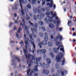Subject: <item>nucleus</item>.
<instances>
[{
  "label": "nucleus",
  "instance_id": "b1692460",
  "mask_svg": "<svg viewBox=\"0 0 76 76\" xmlns=\"http://www.w3.org/2000/svg\"><path fill=\"white\" fill-rule=\"evenodd\" d=\"M13 57H14V58H15V59L18 61V62H20V59H19V58H18V57L17 56H13Z\"/></svg>",
  "mask_w": 76,
  "mask_h": 76
},
{
  "label": "nucleus",
  "instance_id": "79ce46f5",
  "mask_svg": "<svg viewBox=\"0 0 76 76\" xmlns=\"http://www.w3.org/2000/svg\"><path fill=\"white\" fill-rule=\"evenodd\" d=\"M41 28L42 30H43L44 31H45L46 30L45 29V28L44 27H42Z\"/></svg>",
  "mask_w": 76,
  "mask_h": 76
},
{
  "label": "nucleus",
  "instance_id": "393cba45",
  "mask_svg": "<svg viewBox=\"0 0 76 76\" xmlns=\"http://www.w3.org/2000/svg\"><path fill=\"white\" fill-rule=\"evenodd\" d=\"M29 61L28 60V59H27V64H29V63H30L29 64H28V67H31V63H29Z\"/></svg>",
  "mask_w": 76,
  "mask_h": 76
},
{
  "label": "nucleus",
  "instance_id": "39448f33",
  "mask_svg": "<svg viewBox=\"0 0 76 76\" xmlns=\"http://www.w3.org/2000/svg\"><path fill=\"white\" fill-rule=\"evenodd\" d=\"M37 69H38V66H35L34 67V69H32L31 71V72L30 73V76H31L32 75V73H35V72H36V71L37 72H38V70Z\"/></svg>",
  "mask_w": 76,
  "mask_h": 76
},
{
  "label": "nucleus",
  "instance_id": "412c9836",
  "mask_svg": "<svg viewBox=\"0 0 76 76\" xmlns=\"http://www.w3.org/2000/svg\"><path fill=\"white\" fill-rule=\"evenodd\" d=\"M48 45L49 47H52L53 45V43L51 42H49L48 43Z\"/></svg>",
  "mask_w": 76,
  "mask_h": 76
},
{
  "label": "nucleus",
  "instance_id": "f257e3e1",
  "mask_svg": "<svg viewBox=\"0 0 76 76\" xmlns=\"http://www.w3.org/2000/svg\"><path fill=\"white\" fill-rule=\"evenodd\" d=\"M23 51L24 53V55L26 56V57L27 59H28L29 60V63H33V60H35V56L29 54H28V55L26 54V50L24 49Z\"/></svg>",
  "mask_w": 76,
  "mask_h": 76
},
{
  "label": "nucleus",
  "instance_id": "6e6552de",
  "mask_svg": "<svg viewBox=\"0 0 76 76\" xmlns=\"http://www.w3.org/2000/svg\"><path fill=\"white\" fill-rule=\"evenodd\" d=\"M42 73L45 74L46 75H48L50 73V71L48 70H47L45 69H44L43 70Z\"/></svg>",
  "mask_w": 76,
  "mask_h": 76
},
{
  "label": "nucleus",
  "instance_id": "9d476101",
  "mask_svg": "<svg viewBox=\"0 0 76 76\" xmlns=\"http://www.w3.org/2000/svg\"><path fill=\"white\" fill-rule=\"evenodd\" d=\"M45 37H44V40L45 41H47L48 40V34L47 33H45Z\"/></svg>",
  "mask_w": 76,
  "mask_h": 76
},
{
  "label": "nucleus",
  "instance_id": "8fccbe9b",
  "mask_svg": "<svg viewBox=\"0 0 76 76\" xmlns=\"http://www.w3.org/2000/svg\"><path fill=\"white\" fill-rule=\"evenodd\" d=\"M60 23V22L59 21V20L57 21V25L58 26L59 25V23Z\"/></svg>",
  "mask_w": 76,
  "mask_h": 76
},
{
  "label": "nucleus",
  "instance_id": "774afa93",
  "mask_svg": "<svg viewBox=\"0 0 76 76\" xmlns=\"http://www.w3.org/2000/svg\"><path fill=\"white\" fill-rule=\"evenodd\" d=\"M34 76H38V73H35L34 74Z\"/></svg>",
  "mask_w": 76,
  "mask_h": 76
},
{
  "label": "nucleus",
  "instance_id": "4c0bfd02",
  "mask_svg": "<svg viewBox=\"0 0 76 76\" xmlns=\"http://www.w3.org/2000/svg\"><path fill=\"white\" fill-rule=\"evenodd\" d=\"M33 18L34 20H37V16H36V15H34L33 16Z\"/></svg>",
  "mask_w": 76,
  "mask_h": 76
},
{
  "label": "nucleus",
  "instance_id": "dca6fc26",
  "mask_svg": "<svg viewBox=\"0 0 76 76\" xmlns=\"http://www.w3.org/2000/svg\"><path fill=\"white\" fill-rule=\"evenodd\" d=\"M21 13L22 15H25V13H24V11L23 10V8H22V6H21Z\"/></svg>",
  "mask_w": 76,
  "mask_h": 76
},
{
  "label": "nucleus",
  "instance_id": "a878e982",
  "mask_svg": "<svg viewBox=\"0 0 76 76\" xmlns=\"http://www.w3.org/2000/svg\"><path fill=\"white\" fill-rule=\"evenodd\" d=\"M51 14L52 16L53 17H56V14L55 13L54 14H53V12L51 11Z\"/></svg>",
  "mask_w": 76,
  "mask_h": 76
},
{
  "label": "nucleus",
  "instance_id": "ddd939ff",
  "mask_svg": "<svg viewBox=\"0 0 76 76\" xmlns=\"http://www.w3.org/2000/svg\"><path fill=\"white\" fill-rule=\"evenodd\" d=\"M20 3V7L22 6V3H26L27 1L26 0H19Z\"/></svg>",
  "mask_w": 76,
  "mask_h": 76
},
{
  "label": "nucleus",
  "instance_id": "ea45409f",
  "mask_svg": "<svg viewBox=\"0 0 76 76\" xmlns=\"http://www.w3.org/2000/svg\"><path fill=\"white\" fill-rule=\"evenodd\" d=\"M59 67V64H56V69H58V67Z\"/></svg>",
  "mask_w": 76,
  "mask_h": 76
},
{
  "label": "nucleus",
  "instance_id": "9b49d317",
  "mask_svg": "<svg viewBox=\"0 0 76 76\" xmlns=\"http://www.w3.org/2000/svg\"><path fill=\"white\" fill-rule=\"evenodd\" d=\"M60 47H62V46L61 45L59 46L57 48V49H56V48H53V52H54L55 53H57V52H58V50H59V48H60Z\"/></svg>",
  "mask_w": 76,
  "mask_h": 76
},
{
  "label": "nucleus",
  "instance_id": "20e7f679",
  "mask_svg": "<svg viewBox=\"0 0 76 76\" xmlns=\"http://www.w3.org/2000/svg\"><path fill=\"white\" fill-rule=\"evenodd\" d=\"M47 42L46 41H43L41 42H40L39 44L38 45L40 48H42V44L43 45H47Z\"/></svg>",
  "mask_w": 76,
  "mask_h": 76
},
{
  "label": "nucleus",
  "instance_id": "0e129e2a",
  "mask_svg": "<svg viewBox=\"0 0 76 76\" xmlns=\"http://www.w3.org/2000/svg\"><path fill=\"white\" fill-rule=\"evenodd\" d=\"M16 36H17V38H19V35L18 34V33H16Z\"/></svg>",
  "mask_w": 76,
  "mask_h": 76
},
{
  "label": "nucleus",
  "instance_id": "de8ad7c7",
  "mask_svg": "<svg viewBox=\"0 0 76 76\" xmlns=\"http://www.w3.org/2000/svg\"><path fill=\"white\" fill-rule=\"evenodd\" d=\"M41 10H42V12H45V9L44 8H43L41 9Z\"/></svg>",
  "mask_w": 76,
  "mask_h": 76
},
{
  "label": "nucleus",
  "instance_id": "603ef678",
  "mask_svg": "<svg viewBox=\"0 0 76 76\" xmlns=\"http://www.w3.org/2000/svg\"><path fill=\"white\" fill-rule=\"evenodd\" d=\"M22 21L23 22L24 24H25V20L24 19H22Z\"/></svg>",
  "mask_w": 76,
  "mask_h": 76
},
{
  "label": "nucleus",
  "instance_id": "2f4dec72",
  "mask_svg": "<svg viewBox=\"0 0 76 76\" xmlns=\"http://www.w3.org/2000/svg\"><path fill=\"white\" fill-rule=\"evenodd\" d=\"M60 69V68H58V69H57V72L58 73H60L61 72V71H62V69H61L59 70Z\"/></svg>",
  "mask_w": 76,
  "mask_h": 76
},
{
  "label": "nucleus",
  "instance_id": "423d86ee",
  "mask_svg": "<svg viewBox=\"0 0 76 76\" xmlns=\"http://www.w3.org/2000/svg\"><path fill=\"white\" fill-rule=\"evenodd\" d=\"M63 57V54L60 55H57L56 57V59L57 62H59L61 60V59Z\"/></svg>",
  "mask_w": 76,
  "mask_h": 76
},
{
  "label": "nucleus",
  "instance_id": "4be33fe9",
  "mask_svg": "<svg viewBox=\"0 0 76 76\" xmlns=\"http://www.w3.org/2000/svg\"><path fill=\"white\" fill-rule=\"evenodd\" d=\"M40 51L42 53H46V52H47V51H46V50L45 49H42L40 50Z\"/></svg>",
  "mask_w": 76,
  "mask_h": 76
},
{
  "label": "nucleus",
  "instance_id": "6e6d98bb",
  "mask_svg": "<svg viewBox=\"0 0 76 76\" xmlns=\"http://www.w3.org/2000/svg\"><path fill=\"white\" fill-rule=\"evenodd\" d=\"M23 44V41H21V42H20L19 43L20 44Z\"/></svg>",
  "mask_w": 76,
  "mask_h": 76
},
{
  "label": "nucleus",
  "instance_id": "a211bd4d",
  "mask_svg": "<svg viewBox=\"0 0 76 76\" xmlns=\"http://www.w3.org/2000/svg\"><path fill=\"white\" fill-rule=\"evenodd\" d=\"M18 6V4H17L16 5H15V8H14L13 7H12V9H13V10H18V8H17Z\"/></svg>",
  "mask_w": 76,
  "mask_h": 76
},
{
  "label": "nucleus",
  "instance_id": "13d9d810",
  "mask_svg": "<svg viewBox=\"0 0 76 76\" xmlns=\"http://www.w3.org/2000/svg\"><path fill=\"white\" fill-rule=\"evenodd\" d=\"M24 36L25 39H26V35L25 34H24Z\"/></svg>",
  "mask_w": 76,
  "mask_h": 76
},
{
  "label": "nucleus",
  "instance_id": "864d4df0",
  "mask_svg": "<svg viewBox=\"0 0 76 76\" xmlns=\"http://www.w3.org/2000/svg\"><path fill=\"white\" fill-rule=\"evenodd\" d=\"M53 22L54 23H55V24H56V23H57V21H56V20H53Z\"/></svg>",
  "mask_w": 76,
  "mask_h": 76
},
{
  "label": "nucleus",
  "instance_id": "3c124183",
  "mask_svg": "<svg viewBox=\"0 0 76 76\" xmlns=\"http://www.w3.org/2000/svg\"><path fill=\"white\" fill-rule=\"evenodd\" d=\"M12 25H13V23H10L9 25L10 27H11V26H12Z\"/></svg>",
  "mask_w": 76,
  "mask_h": 76
},
{
  "label": "nucleus",
  "instance_id": "f03ea898",
  "mask_svg": "<svg viewBox=\"0 0 76 76\" xmlns=\"http://www.w3.org/2000/svg\"><path fill=\"white\" fill-rule=\"evenodd\" d=\"M42 59V57H38L36 58V61L34 62V64L37 65L38 66H42H42H43V63L42 64L41 63H38V62H40Z\"/></svg>",
  "mask_w": 76,
  "mask_h": 76
},
{
  "label": "nucleus",
  "instance_id": "5701e85b",
  "mask_svg": "<svg viewBox=\"0 0 76 76\" xmlns=\"http://www.w3.org/2000/svg\"><path fill=\"white\" fill-rule=\"evenodd\" d=\"M49 26L51 28H54V25L52 23H50L49 24Z\"/></svg>",
  "mask_w": 76,
  "mask_h": 76
},
{
  "label": "nucleus",
  "instance_id": "7c9ffc66",
  "mask_svg": "<svg viewBox=\"0 0 76 76\" xmlns=\"http://www.w3.org/2000/svg\"><path fill=\"white\" fill-rule=\"evenodd\" d=\"M56 45L58 46V45H60L61 44V43H60V42H56Z\"/></svg>",
  "mask_w": 76,
  "mask_h": 76
},
{
  "label": "nucleus",
  "instance_id": "2eb2a0df",
  "mask_svg": "<svg viewBox=\"0 0 76 76\" xmlns=\"http://www.w3.org/2000/svg\"><path fill=\"white\" fill-rule=\"evenodd\" d=\"M29 42L30 44H31L32 45L34 49V50H35V48L36 47V46H35V45L34 44V42H32V40H30Z\"/></svg>",
  "mask_w": 76,
  "mask_h": 76
},
{
  "label": "nucleus",
  "instance_id": "f3484780",
  "mask_svg": "<svg viewBox=\"0 0 76 76\" xmlns=\"http://www.w3.org/2000/svg\"><path fill=\"white\" fill-rule=\"evenodd\" d=\"M46 61L48 64H51V59L49 58H47L46 60Z\"/></svg>",
  "mask_w": 76,
  "mask_h": 76
},
{
  "label": "nucleus",
  "instance_id": "69168bd1",
  "mask_svg": "<svg viewBox=\"0 0 76 76\" xmlns=\"http://www.w3.org/2000/svg\"><path fill=\"white\" fill-rule=\"evenodd\" d=\"M73 36H74L75 37V36H76V34L75 33H73Z\"/></svg>",
  "mask_w": 76,
  "mask_h": 76
},
{
  "label": "nucleus",
  "instance_id": "c85d7f7f",
  "mask_svg": "<svg viewBox=\"0 0 76 76\" xmlns=\"http://www.w3.org/2000/svg\"><path fill=\"white\" fill-rule=\"evenodd\" d=\"M27 6L28 9H31V5L30 4H28V5H27Z\"/></svg>",
  "mask_w": 76,
  "mask_h": 76
},
{
  "label": "nucleus",
  "instance_id": "37998d69",
  "mask_svg": "<svg viewBox=\"0 0 76 76\" xmlns=\"http://www.w3.org/2000/svg\"><path fill=\"white\" fill-rule=\"evenodd\" d=\"M72 23V21L69 20L68 21L67 24H68V26H69V25H70V23Z\"/></svg>",
  "mask_w": 76,
  "mask_h": 76
},
{
  "label": "nucleus",
  "instance_id": "338daca9",
  "mask_svg": "<svg viewBox=\"0 0 76 76\" xmlns=\"http://www.w3.org/2000/svg\"><path fill=\"white\" fill-rule=\"evenodd\" d=\"M14 17H16L17 16V14L16 13L14 14Z\"/></svg>",
  "mask_w": 76,
  "mask_h": 76
},
{
  "label": "nucleus",
  "instance_id": "c03bdc74",
  "mask_svg": "<svg viewBox=\"0 0 76 76\" xmlns=\"http://www.w3.org/2000/svg\"><path fill=\"white\" fill-rule=\"evenodd\" d=\"M61 74L62 76H64V71H62Z\"/></svg>",
  "mask_w": 76,
  "mask_h": 76
},
{
  "label": "nucleus",
  "instance_id": "5fc2aeb1",
  "mask_svg": "<svg viewBox=\"0 0 76 76\" xmlns=\"http://www.w3.org/2000/svg\"><path fill=\"white\" fill-rule=\"evenodd\" d=\"M55 76H59V74L58 73H56L55 74Z\"/></svg>",
  "mask_w": 76,
  "mask_h": 76
},
{
  "label": "nucleus",
  "instance_id": "4d7b16f0",
  "mask_svg": "<svg viewBox=\"0 0 76 76\" xmlns=\"http://www.w3.org/2000/svg\"><path fill=\"white\" fill-rule=\"evenodd\" d=\"M45 4V1H44L42 3V6H43L44 4Z\"/></svg>",
  "mask_w": 76,
  "mask_h": 76
},
{
  "label": "nucleus",
  "instance_id": "1a4fd4ad",
  "mask_svg": "<svg viewBox=\"0 0 76 76\" xmlns=\"http://www.w3.org/2000/svg\"><path fill=\"white\" fill-rule=\"evenodd\" d=\"M37 17L39 20H41L42 19V18H44V14H41L40 15L39 14H38Z\"/></svg>",
  "mask_w": 76,
  "mask_h": 76
},
{
  "label": "nucleus",
  "instance_id": "49530a36",
  "mask_svg": "<svg viewBox=\"0 0 76 76\" xmlns=\"http://www.w3.org/2000/svg\"><path fill=\"white\" fill-rule=\"evenodd\" d=\"M38 13H39V14H41H41H41V11L40 10H38Z\"/></svg>",
  "mask_w": 76,
  "mask_h": 76
},
{
  "label": "nucleus",
  "instance_id": "e2e57ef3",
  "mask_svg": "<svg viewBox=\"0 0 76 76\" xmlns=\"http://www.w3.org/2000/svg\"><path fill=\"white\" fill-rule=\"evenodd\" d=\"M13 29L14 31H15V30H16V26H15L14 27V28Z\"/></svg>",
  "mask_w": 76,
  "mask_h": 76
},
{
  "label": "nucleus",
  "instance_id": "72a5a7b5",
  "mask_svg": "<svg viewBox=\"0 0 76 76\" xmlns=\"http://www.w3.org/2000/svg\"><path fill=\"white\" fill-rule=\"evenodd\" d=\"M18 33H20V30H22V28L20 27L18 28Z\"/></svg>",
  "mask_w": 76,
  "mask_h": 76
},
{
  "label": "nucleus",
  "instance_id": "052dcab7",
  "mask_svg": "<svg viewBox=\"0 0 76 76\" xmlns=\"http://www.w3.org/2000/svg\"><path fill=\"white\" fill-rule=\"evenodd\" d=\"M63 50H64V48H60V51H62Z\"/></svg>",
  "mask_w": 76,
  "mask_h": 76
},
{
  "label": "nucleus",
  "instance_id": "c9c22d12",
  "mask_svg": "<svg viewBox=\"0 0 76 76\" xmlns=\"http://www.w3.org/2000/svg\"><path fill=\"white\" fill-rule=\"evenodd\" d=\"M40 41H41L40 38H37L36 41L37 42H40Z\"/></svg>",
  "mask_w": 76,
  "mask_h": 76
},
{
  "label": "nucleus",
  "instance_id": "0eeeda50",
  "mask_svg": "<svg viewBox=\"0 0 76 76\" xmlns=\"http://www.w3.org/2000/svg\"><path fill=\"white\" fill-rule=\"evenodd\" d=\"M58 39H60V40L61 41L63 39V37L61 36L58 35L56 37L54 38V41L56 42H57L58 41Z\"/></svg>",
  "mask_w": 76,
  "mask_h": 76
},
{
  "label": "nucleus",
  "instance_id": "aec40b11",
  "mask_svg": "<svg viewBox=\"0 0 76 76\" xmlns=\"http://www.w3.org/2000/svg\"><path fill=\"white\" fill-rule=\"evenodd\" d=\"M50 55L52 58H54V57H55V56H54V53H53V52H51L50 53Z\"/></svg>",
  "mask_w": 76,
  "mask_h": 76
},
{
  "label": "nucleus",
  "instance_id": "6ab92c4d",
  "mask_svg": "<svg viewBox=\"0 0 76 76\" xmlns=\"http://www.w3.org/2000/svg\"><path fill=\"white\" fill-rule=\"evenodd\" d=\"M27 41L26 40H25V45H27L28 46H29V43H28V41H29V39L28 38L27 39Z\"/></svg>",
  "mask_w": 76,
  "mask_h": 76
},
{
  "label": "nucleus",
  "instance_id": "c756f323",
  "mask_svg": "<svg viewBox=\"0 0 76 76\" xmlns=\"http://www.w3.org/2000/svg\"><path fill=\"white\" fill-rule=\"evenodd\" d=\"M26 19L27 20H29V19H30V18L29 17L28 14L26 15Z\"/></svg>",
  "mask_w": 76,
  "mask_h": 76
},
{
  "label": "nucleus",
  "instance_id": "bb28decb",
  "mask_svg": "<svg viewBox=\"0 0 76 76\" xmlns=\"http://www.w3.org/2000/svg\"><path fill=\"white\" fill-rule=\"evenodd\" d=\"M61 64L63 66L64 65V63H65V59H63V60L61 61Z\"/></svg>",
  "mask_w": 76,
  "mask_h": 76
},
{
  "label": "nucleus",
  "instance_id": "a19ab883",
  "mask_svg": "<svg viewBox=\"0 0 76 76\" xmlns=\"http://www.w3.org/2000/svg\"><path fill=\"white\" fill-rule=\"evenodd\" d=\"M45 21L46 22V23H49V22H48V20H47V18H45Z\"/></svg>",
  "mask_w": 76,
  "mask_h": 76
},
{
  "label": "nucleus",
  "instance_id": "4468645a",
  "mask_svg": "<svg viewBox=\"0 0 76 76\" xmlns=\"http://www.w3.org/2000/svg\"><path fill=\"white\" fill-rule=\"evenodd\" d=\"M50 67V65L49 64H47L45 65V63H43V65H42V67L43 68H48Z\"/></svg>",
  "mask_w": 76,
  "mask_h": 76
},
{
  "label": "nucleus",
  "instance_id": "7ed1b4c3",
  "mask_svg": "<svg viewBox=\"0 0 76 76\" xmlns=\"http://www.w3.org/2000/svg\"><path fill=\"white\" fill-rule=\"evenodd\" d=\"M31 30L32 31V33L31 34H29V37L33 41L34 39L32 38V37H33L34 38H36L37 35H35V34L34 33V31H33V28H31Z\"/></svg>",
  "mask_w": 76,
  "mask_h": 76
},
{
  "label": "nucleus",
  "instance_id": "f704fd0d",
  "mask_svg": "<svg viewBox=\"0 0 76 76\" xmlns=\"http://www.w3.org/2000/svg\"><path fill=\"white\" fill-rule=\"evenodd\" d=\"M53 18L52 17H50V19L48 20V22L49 23L50 22H53Z\"/></svg>",
  "mask_w": 76,
  "mask_h": 76
},
{
  "label": "nucleus",
  "instance_id": "a18cd8bd",
  "mask_svg": "<svg viewBox=\"0 0 76 76\" xmlns=\"http://www.w3.org/2000/svg\"><path fill=\"white\" fill-rule=\"evenodd\" d=\"M46 15H47L48 16L49 15H50V12H48L46 13Z\"/></svg>",
  "mask_w": 76,
  "mask_h": 76
},
{
  "label": "nucleus",
  "instance_id": "680f3d73",
  "mask_svg": "<svg viewBox=\"0 0 76 76\" xmlns=\"http://www.w3.org/2000/svg\"><path fill=\"white\" fill-rule=\"evenodd\" d=\"M34 32H37V29L34 28Z\"/></svg>",
  "mask_w": 76,
  "mask_h": 76
},
{
  "label": "nucleus",
  "instance_id": "473e14b6",
  "mask_svg": "<svg viewBox=\"0 0 76 76\" xmlns=\"http://www.w3.org/2000/svg\"><path fill=\"white\" fill-rule=\"evenodd\" d=\"M53 2H51V3H50V4L49 5V7H53Z\"/></svg>",
  "mask_w": 76,
  "mask_h": 76
},
{
  "label": "nucleus",
  "instance_id": "58836bf2",
  "mask_svg": "<svg viewBox=\"0 0 76 76\" xmlns=\"http://www.w3.org/2000/svg\"><path fill=\"white\" fill-rule=\"evenodd\" d=\"M32 4H35V3H36V1L37 0H32Z\"/></svg>",
  "mask_w": 76,
  "mask_h": 76
},
{
  "label": "nucleus",
  "instance_id": "bf43d9fd",
  "mask_svg": "<svg viewBox=\"0 0 76 76\" xmlns=\"http://www.w3.org/2000/svg\"><path fill=\"white\" fill-rule=\"evenodd\" d=\"M56 20H59V19H58V18L57 17H56L55 18Z\"/></svg>",
  "mask_w": 76,
  "mask_h": 76
},
{
  "label": "nucleus",
  "instance_id": "e433bc0d",
  "mask_svg": "<svg viewBox=\"0 0 76 76\" xmlns=\"http://www.w3.org/2000/svg\"><path fill=\"white\" fill-rule=\"evenodd\" d=\"M39 36H40V37H42L44 36V34H43V33H39Z\"/></svg>",
  "mask_w": 76,
  "mask_h": 76
},
{
  "label": "nucleus",
  "instance_id": "cd10ccee",
  "mask_svg": "<svg viewBox=\"0 0 76 76\" xmlns=\"http://www.w3.org/2000/svg\"><path fill=\"white\" fill-rule=\"evenodd\" d=\"M38 23L39 25H41V26H42L43 25H44V23H43V22L41 21H39L38 22Z\"/></svg>",
  "mask_w": 76,
  "mask_h": 76
},
{
  "label": "nucleus",
  "instance_id": "f8f14e48",
  "mask_svg": "<svg viewBox=\"0 0 76 76\" xmlns=\"http://www.w3.org/2000/svg\"><path fill=\"white\" fill-rule=\"evenodd\" d=\"M29 23L30 25H32L33 26L35 27L36 28H38V24L37 23H34V25H33V23H31V21H29Z\"/></svg>",
  "mask_w": 76,
  "mask_h": 76
},
{
  "label": "nucleus",
  "instance_id": "09e8293b",
  "mask_svg": "<svg viewBox=\"0 0 76 76\" xmlns=\"http://www.w3.org/2000/svg\"><path fill=\"white\" fill-rule=\"evenodd\" d=\"M56 29L57 31H58V26L57 25L56 27Z\"/></svg>",
  "mask_w": 76,
  "mask_h": 76
}]
</instances>
